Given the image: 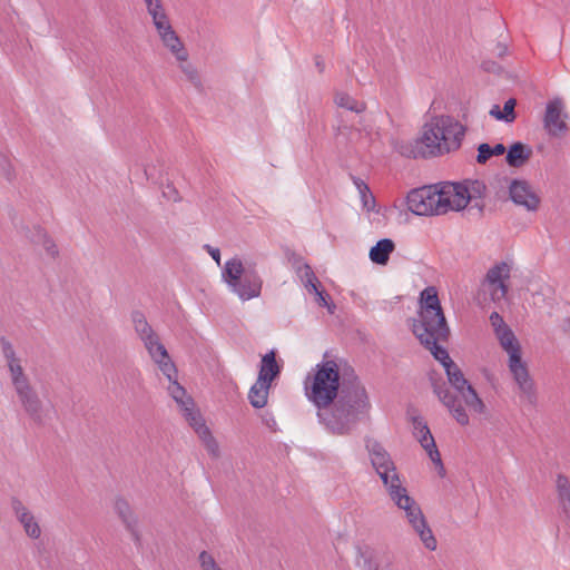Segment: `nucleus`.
Instances as JSON below:
<instances>
[{"label":"nucleus","instance_id":"1","mask_svg":"<svg viewBox=\"0 0 570 570\" xmlns=\"http://www.w3.org/2000/svg\"><path fill=\"white\" fill-rule=\"evenodd\" d=\"M340 367L327 360L316 364L305 381V395L317 407V417L334 435H348L371 409L365 387L355 381L340 391Z\"/></svg>","mask_w":570,"mask_h":570},{"label":"nucleus","instance_id":"2","mask_svg":"<svg viewBox=\"0 0 570 570\" xmlns=\"http://www.w3.org/2000/svg\"><path fill=\"white\" fill-rule=\"evenodd\" d=\"M485 193L487 186L481 180L442 181L410 190L394 206L407 214H446L461 212L470 204L471 209L482 212L485 208Z\"/></svg>","mask_w":570,"mask_h":570},{"label":"nucleus","instance_id":"3","mask_svg":"<svg viewBox=\"0 0 570 570\" xmlns=\"http://www.w3.org/2000/svg\"><path fill=\"white\" fill-rule=\"evenodd\" d=\"M464 127L450 116H436L426 121L420 139L397 141L394 149L409 158L442 155L460 147Z\"/></svg>","mask_w":570,"mask_h":570},{"label":"nucleus","instance_id":"4","mask_svg":"<svg viewBox=\"0 0 570 570\" xmlns=\"http://www.w3.org/2000/svg\"><path fill=\"white\" fill-rule=\"evenodd\" d=\"M499 331L500 332L495 333V336L501 347L509 355L508 366L519 387L521 400L531 406H535L538 403V393L528 367L521 358V346L510 327Z\"/></svg>","mask_w":570,"mask_h":570},{"label":"nucleus","instance_id":"5","mask_svg":"<svg viewBox=\"0 0 570 570\" xmlns=\"http://www.w3.org/2000/svg\"><path fill=\"white\" fill-rule=\"evenodd\" d=\"M222 277L228 289L243 302L261 296L263 278L252 263L234 257L225 263Z\"/></svg>","mask_w":570,"mask_h":570},{"label":"nucleus","instance_id":"6","mask_svg":"<svg viewBox=\"0 0 570 570\" xmlns=\"http://www.w3.org/2000/svg\"><path fill=\"white\" fill-rule=\"evenodd\" d=\"M387 493L394 504L404 511L409 524L417 533L424 547L431 551L435 550L436 539L428 525L421 507L409 495L406 488L403 484L392 485V490L387 491Z\"/></svg>","mask_w":570,"mask_h":570},{"label":"nucleus","instance_id":"7","mask_svg":"<svg viewBox=\"0 0 570 570\" xmlns=\"http://www.w3.org/2000/svg\"><path fill=\"white\" fill-rule=\"evenodd\" d=\"M421 305L417 318H413L411 323L412 331H419L421 327L428 330L448 326L438 291L433 286H429L421 292Z\"/></svg>","mask_w":570,"mask_h":570},{"label":"nucleus","instance_id":"8","mask_svg":"<svg viewBox=\"0 0 570 570\" xmlns=\"http://www.w3.org/2000/svg\"><path fill=\"white\" fill-rule=\"evenodd\" d=\"M366 449L371 463L381 478L386 491L392 490V485L402 484L396 466L384 446L375 440L366 441Z\"/></svg>","mask_w":570,"mask_h":570},{"label":"nucleus","instance_id":"9","mask_svg":"<svg viewBox=\"0 0 570 570\" xmlns=\"http://www.w3.org/2000/svg\"><path fill=\"white\" fill-rule=\"evenodd\" d=\"M444 370L449 383L458 392L466 407L475 413H483L485 409L483 401L479 397L472 385L465 380L459 366L454 362H451L446 367H444Z\"/></svg>","mask_w":570,"mask_h":570},{"label":"nucleus","instance_id":"10","mask_svg":"<svg viewBox=\"0 0 570 570\" xmlns=\"http://www.w3.org/2000/svg\"><path fill=\"white\" fill-rule=\"evenodd\" d=\"M17 399L24 413L38 425H43L49 415V409L41 401L31 383L14 389Z\"/></svg>","mask_w":570,"mask_h":570},{"label":"nucleus","instance_id":"11","mask_svg":"<svg viewBox=\"0 0 570 570\" xmlns=\"http://www.w3.org/2000/svg\"><path fill=\"white\" fill-rule=\"evenodd\" d=\"M413 334L421 342V344L432 353L434 358L443 365V367H446L448 364L453 362L446 348L439 345L440 342L448 341L450 335L449 326L436 327L432 330L420 326L419 331L413 332Z\"/></svg>","mask_w":570,"mask_h":570},{"label":"nucleus","instance_id":"12","mask_svg":"<svg viewBox=\"0 0 570 570\" xmlns=\"http://www.w3.org/2000/svg\"><path fill=\"white\" fill-rule=\"evenodd\" d=\"M510 266L501 262L491 267L483 281V286L490 293L493 302H501L508 294V285L505 281L510 278Z\"/></svg>","mask_w":570,"mask_h":570},{"label":"nucleus","instance_id":"13","mask_svg":"<svg viewBox=\"0 0 570 570\" xmlns=\"http://www.w3.org/2000/svg\"><path fill=\"white\" fill-rule=\"evenodd\" d=\"M413 434L420 442L421 446L425 450L431 461L435 464L439 474L444 476L445 469L442 463L441 454L429 426L421 417H413Z\"/></svg>","mask_w":570,"mask_h":570},{"label":"nucleus","instance_id":"14","mask_svg":"<svg viewBox=\"0 0 570 570\" xmlns=\"http://www.w3.org/2000/svg\"><path fill=\"white\" fill-rule=\"evenodd\" d=\"M566 118L567 115L562 100L559 98L550 100L547 104L543 118L544 129L552 137L562 136L568 129Z\"/></svg>","mask_w":570,"mask_h":570},{"label":"nucleus","instance_id":"15","mask_svg":"<svg viewBox=\"0 0 570 570\" xmlns=\"http://www.w3.org/2000/svg\"><path fill=\"white\" fill-rule=\"evenodd\" d=\"M433 392L442 404L452 413L453 417L461 425L469 424V415L461 404V400L451 393L445 382L432 381Z\"/></svg>","mask_w":570,"mask_h":570},{"label":"nucleus","instance_id":"16","mask_svg":"<svg viewBox=\"0 0 570 570\" xmlns=\"http://www.w3.org/2000/svg\"><path fill=\"white\" fill-rule=\"evenodd\" d=\"M0 344L13 389L30 383L22 367L21 358L17 356L13 345L6 337L0 338Z\"/></svg>","mask_w":570,"mask_h":570},{"label":"nucleus","instance_id":"17","mask_svg":"<svg viewBox=\"0 0 570 570\" xmlns=\"http://www.w3.org/2000/svg\"><path fill=\"white\" fill-rule=\"evenodd\" d=\"M510 197L517 205L523 206L527 210L538 209L540 198L532 187L524 180H513L509 188Z\"/></svg>","mask_w":570,"mask_h":570},{"label":"nucleus","instance_id":"18","mask_svg":"<svg viewBox=\"0 0 570 570\" xmlns=\"http://www.w3.org/2000/svg\"><path fill=\"white\" fill-rule=\"evenodd\" d=\"M167 390L188 423L191 422L190 417L200 416L199 411L195 409L194 400L187 395L186 390L177 382V379L169 382Z\"/></svg>","mask_w":570,"mask_h":570},{"label":"nucleus","instance_id":"19","mask_svg":"<svg viewBox=\"0 0 570 570\" xmlns=\"http://www.w3.org/2000/svg\"><path fill=\"white\" fill-rule=\"evenodd\" d=\"M11 507L26 534L31 539L40 538V525L28 508L19 499H12Z\"/></svg>","mask_w":570,"mask_h":570},{"label":"nucleus","instance_id":"20","mask_svg":"<svg viewBox=\"0 0 570 570\" xmlns=\"http://www.w3.org/2000/svg\"><path fill=\"white\" fill-rule=\"evenodd\" d=\"M191 422H189V425L194 429V431L197 433L198 438L202 440L203 444L205 445L207 452L213 458H218L219 455V445L216 441V439L213 436L210 430L205 424V421L203 416H196L190 417Z\"/></svg>","mask_w":570,"mask_h":570},{"label":"nucleus","instance_id":"21","mask_svg":"<svg viewBox=\"0 0 570 570\" xmlns=\"http://www.w3.org/2000/svg\"><path fill=\"white\" fill-rule=\"evenodd\" d=\"M281 373V366L276 361V354L274 351L266 353L261 361L259 372L257 381L272 384L273 380L276 379Z\"/></svg>","mask_w":570,"mask_h":570},{"label":"nucleus","instance_id":"22","mask_svg":"<svg viewBox=\"0 0 570 570\" xmlns=\"http://www.w3.org/2000/svg\"><path fill=\"white\" fill-rule=\"evenodd\" d=\"M159 40L161 45L176 58L177 61H185L188 59V52L175 29L165 32V35L161 36Z\"/></svg>","mask_w":570,"mask_h":570},{"label":"nucleus","instance_id":"23","mask_svg":"<svg viewBox=\"0 0 570 570\" xmlns=\"http://www.w3.org/2000/svg\"><path fill=\"white\" fill-rule=\"evenodd\" d=\"M556 492H557V509L559 515H562L570 511V480L558 474L556 479Z\"/></svg>","mask_w":570,"mask_h":570},{"label":"nucleus","instance_id":"24","mask_svg":"<svg viewBox=\"0 0 570 570\" xmlns=\"http://www.w3.org/2000/svg\"><path fill=\"white\" fill-rule=\"evenodd\" d=\"M36 245H41L50 258L55 259L59 255L56 243L47 235L46 230L40 226H35L27 235Z\"/></svg>","mask_w":570,"mask_h":570},{"label":"nucleus","instance_id":"25","mask_svg":"<svg viewBox=\"0 0 570 570\" xmlns=\"http://www.w3.org/2000/svg\"><path fill=\"white\" fill-rule=\"evenodd\" d=\"M532 156V149L522 142H514L507 151V163L510 167H522Z\"/></svg>","mask_w":570,"mask_h":570},{"label":"nucleus","instance_id":"26","mask_svg":"<svg viewBox=\"0 0 570 570\" xmlns=\"http://www.w3.org/2000/svg\"><path fill=\"white\" fill-rule=\"evenodd\" d=\"M395 245L389 238L380 239L370 250V258L373 263L379 265H386L390 255L394 250Z\"/></svg>","mask_w":570,"mask_h":570},{"label":"nucleus","instance_id":"27","mask_svg":"<svg viewBox=\"0 0 570 570\" xmlns=\"http://www.w3.org/2000/svg\"><path fill=\"white\" fill-rule=\"evenodd\" d=\"M271 385L257 381L252 385L248 392V401L255 409H263L268 401Z\"/></svg>","mask_w":570,"mask_h":570},{"label":"nucleus","instance_id":"28","mask_svg":"<svg viewBox=\"0 0 570 570\" xmlns=\"http://www.w3.org/2000/svg\"><path fill=\"white\" fill-rule=\"evenodd\" d=\"M115 511L121 521L125 523L126 528L135 533V529L137 525V518L135 517L130 504L124 498H117L115 501Z\"/></svg>","mask_w":570,"mask_h":570},{"label":"nucleus","instance_id":"29","mask_svg":"<svg viewBox=\"0 0 570 570\" xmlns=\"http://www.w3.org/2000/svg\"><path fill=\"white\" fill-rule=\"evenodd\" d=\"M142 3L153 24L169 18L163 0H142Z\"/></svg>","mask_w":570,"mask_h":570},{"label":"nucleus","instance_id":"30","mask_svg":"<svg viewBox=\"0 0 570 570\" xmlns=\"http://www.w3.org/2000/svg\"><path fill=\"white\" fill-rule=\"evenodd\" d=\"M297 275L301 278L304 287L309 293H316L320 291V282L317 277L315 276V273L313 272L312 267L308 264H302L297 266Z\"/></svg>","mask_w":570,"mask_h":570},{"label":"nucleus","instance_id":"31","mask_svg":"<svg viewBox=\"0 0 570 570\" xmlns=\"http://www.w3.org/2000/svg\"><path fill=\"white\" fill-rule=\"evenodd\" d=\"M357 564L363 567L365 570H380V564L376 560V553L370 547L358 548Z\"/></svg>","mask_w":570,"mask_h":570},{"label":"nucleus","instance_id":"32","mask_svg":"<svg viewBox=\"0 0 570 570\" xmlns=\"http://www.w3.org/2000/svg\"><path fill=\"white\" fill-rule=\"evenodd\" d=\"M140 341L142 342L151 360L160 355H166L167 350L165 345L160 342L159 336L157 335L156 332L141 338Z\"/></svg>","mask_w":570,"mask_h":570},{"label":"nucleus","instance_id":"33","mask_svg":"<svg viewBox=\"0 0 570 570\" xmlns=\"http://www.w3.org/2000/svg\"><path fill=\"white\" fill-rule=\"evenodd\" d=\"M354 185L360 194V198L363 203V209L367 213L375 209V198L371 193L368 186L360 178H353Z\"/></svg>","mask_w":570,"mask_h":570},{"label":"nucleus","instance_id":"34","mask_svg":"<svg viewBox=\"0 0 570 570\" xmlns=\"http://www.w3.org/2000/svg\"><path fill=\"white\" fill-rule=\"evenodd\" d=\"M131 321H132V324H134V328H135V332L136 334L138 335V337L141 340L153 333H155V331L153 330V327L150 326V324L148 323L146 316L144 315L142 312L140 311H134L131 313Z\"/></svg>","mask_w":570,"mask_h":570},{"label":"nucleus","instance_id":"35","mask_svg":"<svg viewBox=\"0 0 570 570\" xmlns=\"http://www.w3.org/2000/svg\"><path fill=\"white\" fill-rule=\"evenodd\" d=\"M514 107H515V100L509 99L504 102L503 110H501L498 105H493L492 108L490 109L489 114L498 120H504L507 122H511L515 118Z\"/></svg>","mask_w":570,"mask_h":570},{"label":"nucleus","instance_id":"36","mask_svg":"<svg viewBox=\"0 0 570 570\" xmlns=\"http://www.w3.org/2000/svg\"><path fill=\"white\" fill-rule=\"evenodd\" d=\"M153 361L158 365L161 373L167 377L169 382H173L177 379V368L174 362L171 361L168 352L166 351V355H160Z\"/></svg>","mask_w":570,"mask_h":570},{"label":"nucleus","instance_id":"37","mask_svg":"<svg viewBox=\"0 0 570 570\" xmlns=\"http://www.w3.org/2000/svg\"><path fill=\"white\" fill-rule=\"evenodd\" d=\"M335 102L338 107L345 108L351 111L362 112L365 109L363 102L356 100L345 92H340L335 96Z\"/></svg>","mask_w":570,"mask_h":570},{"label":"nucleus","instance_id":"38","mask_svg":"<svg viewBox=\"0 0 570 570\" xmlns=\"http://www.w3.org/2000/svg\"><path fill=\"white\" fill-rule=\"evenodd\" d=\"M0 176L7 181H12L16 177V170L10 157L0 153Z\"/></svg>","mask_w":570,"mask_h":570},{"label":"nucleus","instance_id":"39","mask_svg":"<svg viewBox=\"0 0 570 570\" xmlns=\"http://www.w3.org/2000/svg\"><path fill=\"white\" fill-rule=\"evenodd\" d=\"M199 563L202 570H223L215 561L213 556L207 551H202L199 554Z\"/></svg>","mask_w":570,"mask_h":570},{"label":"nucleus","instance_id":"40","mask_svg":"<svg viewBox=\"0 0 570 570\" xmlns=\"http://www.w3.org/2000/svg\"><path fill=\"white\" fill-rule=\"evenodd\" d=\"M178 62L180 63L179 65L180 70L185 73L187 79L194 83H197L199 79H198L197 70L194 68V66L191 63H189L187 61V59L185 61H178Z\"/></svg>","mask_w":570,"mask_h":570},{"label":"nucleus","instance_id":"41","mask_svg":"<svg viewBox=\"0 0 570 570\" xmlns=\"http://www.w3.org/2000/svg\"><path fill=\"white\" fill-rule=\"evenodd\" d=\"M161 193H163V197L166 198L167 200H170V202L180 200V196H179V193H178L176 186L170 181H167L163 186Z\"/></svg>","mask_w":570,"mask_h":570},{"label":"nucleus","instance_id":"42","mask_svg":"<svg viewBox=\"0 0 570 570\" xmlns=\"http://www.w3.org/2000/svg\"><path fill=\"white\" fill-rule=\"evenodd\" d=\"M492 149H491V146L489 144H481L479 147H478V156H476V161L479 164H485L487 160L492 157Z\"/></svg>","mask_w":570,"mask_h":570},{"label":"nucleus","instance_id":"43","mask_svg":"<svg viewBox=\"0 0 570 570\" xmlns=\"http://www.w3.org/2000/svg\"><path fill=\"white\" fill-rule=\"evenodd\" d=\"M490 322L494 330V333L500 332L499 330H505L509 326L504 323L502 316L498 312H492L490 315Z\"/></svg>","mask_w":570,"mask_h":570},{"label":"nucleus","instance_id":"44","mask_svg":"<svg viewBox=\"0 0 570 570\" xmlns=\"http://www.w3.org/2000/svg\"><path fill=\"white\" fill-rule=\"evenodd\" d=\"M156 32H157V36L158 38H160L161 36L165 35V32H168L170 31L171 29H174V27L171 26V21H170V18L161 21V22H157L155 24H153Z\"/></svg>","mask_w":570,"mask_h":570},{"label":"nucleus","instance_id":"45","mask_svg":"<svg viewBox=\"0 0 570 570\" xmlns=\"http://www.w3.org/2000/svg\"><path fill=\"white\" fill-rule=\"evenodd\" d=\"M204 248L207 253L213 257V259L219 265L220 264V252L216 247H212L210 245H204Z\"/></svg>","mask_w":570,"mask_h":570},{"label":"nucleus","instance_id":"46","mask_svg":"<svg viewBox=\"0 0 570 570\" xmlns=\"http://www.w3.org/2000/svg\"><path fill=\"white\" fill-rule=\"evenodd\" d=\"M314 294L316 296V302L318 303V305H321V306L327 305L330 296L324 291L320 289Z\"/></svg>","mask_w":570,"mask_h":570},{"label":"nucleus","instance_id":"47","mask_svg":"<svg viewBox=\"0 0 570 570\" xmlns=\"http://www.w3.org/2000/svg\"><path fill=\"white\" fill-rule=\"evenodd\" d=\"M493 156H500L505 153V147L502 144H497L494 147H491Z\"/></svg>","mask_w":570,"mask_h":570},{"label":"nucleus","instance_id":"48","mask_svg":"<svg viewBox=\"0 0 570 570\" xmlns=\"http://www.w3.org/2000/svg\"><path fill=\"white\" fill-rule=\"evenodd\" d=\"M559 517L563 521V523L567 527V529L570 531V510L567 513H564L562 515H559Z\"/></svg>","mask_w":570,"mask_h":570},{"label":"nucleus","instance_id":"49","mask_svg":"<svg viewBox=\"0 0 570 570\" xmlns=\"http://www.w3.org/2000/svg\"><path fill=\"white\" fill-rule=\"evenodd\" d=\"M324 307L327 308L330 314H333L335 312V308H336L335 304L334 303H330V302H327V305H324Z\"/></svg>","mask_w":570,"mask_h":570},{"label":"nucleus","instance_id":"50","mask_svg":"<svg viewBox=\"0 0 570 570\" xmlns=\"http://www.w3.org/2000/svg\"><path fill=\"white\" fill-rule=\"evenodd\" d=\"M265 423L268 428H273L274 425H276V421L274 420L273 416L265 419Z\"/></svg>","mask_w":570,"mask_h":570},{"label":"nucleus","instance_id":"51","mask_svg":"<svg viewBox=\"0 0 570 570\" xmlns=\"http://www.w3.org/2000/svg\"><path fill=\"white\" fill-rule=\"evenodd\" d=\"M317 67L320 68L321 71L323 70L322 63L317 62Z\"/></svg>","mask_w":570,"mask_h":570}]
</instances>
